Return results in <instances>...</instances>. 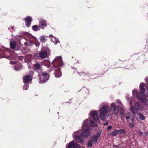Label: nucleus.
<instances>
[{"instance_id":"obj_7","label":"nucleus","mask_w":148,"mask_h":148,"mask_svg":"<svg viewBox=\"0 0 148 148\" xmlns=\"http://www.w3.org/2000/svg\"><path fill=\"white\" fill-rule=\"evenodd\" d=\"M110 110V108L107 105L103 106L100 109L99 112L106 114Z\"/></svg>"},{"instance_id":"obj_6","label":"nucleus","mask_w":148,"mask_h":148,"mask_svg":"<svg viewBox=\"0 0 148 148\" xmlns=\"http://www.w3.org/2000/svg\"><path fill=\"white\" fill-rule=\"evenodd\" d=\"M62 64V60L61 57L58 56L56 58L53 62V64L54 66H58Z\"/></svg>"},{"instance_id":"obj_20","label":"nucleus","mask_w":148,"mask_h":148,"mask_svg":"<svg viewBox=\"0 0 148 148\" xmlns=\"http://www.w3.org/2000/svg\"><path fill=\"white\" fill-rule=\"evenodd\" d=\"M10 47L12 49L14 48L15 46V43L14 41H12L10 43Z\"/></svg>"},{"instance_id":"obj_36","label":"nucleus","mask_w":148,"mask_h":148,"mask_svg":"<svg viewBox=\"0 0 148 148\" xmlns=\"http://www.w3.org/2000/svg\"><path fill=\"white\" fill-rule=\"evenodd\" d=\"M107 117H108L109 119L111 118V117L110 116H109L108 115H107Z\"/></svg>"},{"instance_id":"obj_24","label":"nucleus","mask_w":148,"mask_h":148,"mask_svg":"<svg viewBox=\"0 0 148 148\" xmlns=\"http://www.w3.org/2000/svg\"><path fill=\"white\" fill-rule=\"evenodd\" d=\"M34 67L36 69H39L41 68L40 65L36 63L34 66Z\"/></svg>"},{"instance_id":"obj_10","label":"nucleus","mask_w":148,"mask_h":148,"mask_svg":"<svg viewBox=\"0 0 148 148\" xmlns=\"http://www.w3.org/2000/svg\"><path fill=\"white\" fill-rule=\"evenodd\" d=\"M140 87L141 91L144 94V95L148 97V89L147 90V92H146V91H145V92H144V91H145V86L144 84L143 83H141L140 84Z\"/></svg>"},{"instance_id":"obj_8","label":"nucleus","mask_w":148,"mask_h":148,"mask_svg":"<svg viewBox=\"0 0 148 148\" xmlns=\"http://www.w3.org/2000/svg\"><path fill=\"white\" fill-rule=\"evenodd\" d=\"M110 109L112 110L113 114L117 115L118 112V108L114 103H112L110 105Z\"/></svg>"},{"instance_id":"obj_18","label":"nucleus","mask_w":148,"mask_h":148,"mask_svg":"<svg viewBox=\"0 0 148 148\" xmlns=\"http://www.w3.org/2000/svg\"><path fill=\"white\" fill-rule=\"evenodd\" d=\"M39 25L40 27L46 26V24L45 21L43 20H40V21Z\"/></svg>"},{"instance_id":"obj_1","label":"nucleus","mask_w":148,"mask_h":148,"mask_svg":"<svg viewBox=\"0 0 148 148\" xmlns=\"http://www.w3.org/2000/svg\"><path fill=\"white\" fill-rule=\"evenodd\" d=\"M88 121L90 122L93 126H97L96 124L93 120H90L88 119L85 120L83 124L82 130L76 131L73 134L77 142L79 143L83 142L85 138L90 135V130L88 128Z\"/></svg>"},{"instance_id":"obj_3","label":"nucleus","mask_w":148,"mask_h":148,"mask_svg":"<svg viewBox=\"0 0 148 148\" xmlns=\"http://www.w3.org/2000/svg\"><path fill=\"white\" fill-rule=\"evenodd\" d=\"M132 93L134 95H136V96L142 103L145 105L148 104V99H146L144 96H142L141 93L139 92H137L136 89H134L133 90Z\"/></svg>"},{"instance_id":"obj_27","label":"nucleus","mask_w":148,"mask_h":148,"mask_svg":"<svg viewBox=\"0 0 148 148\" xmlns=\"http://www.w3.org/2000/svg\"><path fill=\"white\" fill-rule=\"evenodd\" d=\"M139 118L141 120H144V118L142 114L141 113H139Z\"/></svg>"},{"instance_id":"obj_33","label":"nucleus","mask_w":148,"mask_h":148,"mask_svg":"<svg viewBox=\"0 0 148 148\" xmlns=\"http://www.w3.org/2000/svg\"><path fill=\"white\" fill-rule=\"evenodd\" d=\"M111 128V126H109L107 128V129L108 130H110Z\"/></svg>"},{"instance_id":"obj_35","label":"nucleus","mask_w":148,"mask_h":148,"mask_svg":"<svg viewBox=\"0 0 148 148\" xmlns=\"http://www.w3.org/2000/svg\"><path fill=\"white\" fill-rule=\"evenodd\" d=\"M145 134L147 136H148V131L145 133Z\"/></svg>"},{"instance_id":"obj_14","label":"nucleus","mask_w":148,"mask_h":148,"mask_svg":"<svg viewBox=\"0 0 148 148\" xmlns=\"http://www.w3.org/2000/svg\"><path fill=\"white\" fill-rule=\"evenodd\" d=\"M49 37L51 38V40L55 44H56L59 42L58 39L56 38L52 35L49 36Z\"/></svg>"},{"instance_id":"obj_26","label":"nucleus","mask_w":148,"mask_h":148,"mask_svg":"<svg viewBox=\"0 0 148 148\" xmlns=\"http://www.w3.org/2000/svg\"><path fill=\"white\" fill-rule=\"evenodd\" d=\"M116 102L119 103V106L121 107V108H122L123 105L121 101L119 100H116Z\"/></svg>"},{"instance_id":"obj_2","label":"nucleus","mask_w":148,"mask_h":148,"mask_svg":"<svg viewBox=\"0 0 148 148\" xmlns=\"http://www.w3.org/2000/svg\"><path fill=\"white\" fill-rule=\"evenodd\" d=\"M128 100L130 104V110L133 113H135L138 110H141L143 108V106L139 102L134 103V105H132L133 103L134 102L133 97H132L130 99H128Z\"/></svg>"},{"instance_id":"obj_13","label":"nucleus","mask_w":148,"mask_h":148,"mask_svg":"<svg viewBox=\"0 0 148 148\" xmlns=\"http://www.w3.org/2000/svg\"><path fill=\"white\" fill-rule=\"evenodd\" d=\"M32 20V18L30 16H27L25 18V21L27 26L28 27L30 26Z\"/></svg>"},{"instance_id":"obj_11","label":"nucleus","mask_w":148,"mask_h":148,"mask_svg":"<svg viewBox=\"0 0 148 148\" xmlns=\"http://www.w3.org/2000/svg\"><path fill=\"white\" fill-rule=\"evenodd\" d=\"M126 119L128 122H133L134 120V117L132 116L129 113H127L126 114Z\"/></svg>"},{"instance_id":"obj_21","label":"nucleus","mask_w":148,"mask_h":148,"mask_svg":"<svg viewBox=\"0 0 148 148\" xmlns=\"http://www.w3.org/2000/svg\"><path fill=\"white\" fill-rule=\"evenodd\" d=\"M44 62L45 66H47L48 67L50 66V63L49 61L46 60L44 61Z\"/></svg>"},{"instance_id":"obj_29","label":"nucleus","mask_w":148,"mask_h":148,"mask_svg":"<svg viewBox=\"0 0 148 148\" xmlns=\"http://www.w3.org/2000/svg\"><path fill=\"white\" fill-rule=\"evenodd\" d=\"M23 88L24 90H26L28 89V86L27 85H25L23 86Z\"/></svg>"},{"instance_id":"obj_5","label":"nucleus","mask_w":148,"mask_h":148,"mask_svg":"<svg viewBox=\"0 0 148 148\" xmlns=\"http://www.w3.org/2000/svg\"><path fill=\"white\" fill-rule=\"evenodd\" d=\"M49 78L48 75L45 73H42L39 76L40 82L45 83Z\"/></svg>"},{"instance_id":"obj_9","label":"nucleus","mask_w":148,"mask_h":148,"mask_svg":"<svg viewBox=\"0 0 148 148\" xmlns=\"http://www.w3.org/2000/svg\"><path fill=\"white\" fill-rule=\"evenodd\" d=\"M79 146L75 142H71L67 144L66 148H78Z\"/></svg>"},{"instance_id":"obj_4","label":"nucleus","mask_w":148,"mask_h":148,"mask_svg":"<svg viewBox=\"0 0 148 148\" xmlns=\"http://www.w3.org/2000/svg\"><path fill=\"white\" fill-rule=\"evenodd\" d=\"M100 135H95L92 137L91 139L88 141L87 143V147H91L94 143H96Z\"/></svg>"},{"instance_id":"obj_28","label":"nucleus","mask_w":148,"mask_h":148,"mask_svg":"<svg viewBox=\"0 0 148 148\" xmlns=\"http://www.w3.org/2000/svg\"><path fill=\"white\" fill-rule=\"evenodd\" d=\"M118 134L117 130H116L112 132L111 134L113 136H116Z\"/></svg>"},{"instance_id":"obj_12","label":"nucleus","mask_w":148,"mask_h":148,"mask_svg":"<svg viewBox=\"0 0 148 148\" xmlns=\"http://www.w3.org/2000/svg\"><path fill=\"white\" fill-rule=\"evenodd\" d=\"M98 113L97 111H93L91 113V115L94 119L95 121H97L98 119Z\"/></svg>"},{"instance_id":"obj_17","label":"nucleus","mask_w":148,"mask_h":148,"mask_svg":"<svg viewBox=\"0 0 148 148\" xmlns=\"http://www.w3.org/2000/svg\"><path fill=\"white\" fill-rule=\"evenodd\" d=\"M106 114L102 112H100V119L102 120H105L106 117Z\"/></svg>"},{"instance_id":"obj_34","label":"nucleus","mask_w":148,"mask_h":148,"mask_svg":"<svg viewBox=\"0 0 148 148\" xmlns=\"http://www.w3.org/2000/svg\"><path fill=\"white\" fill-rule=\"evenodd\" d=\"M108 122H107L106 123H105L104 124V125H107L108 124Z\"/></svg>"},{"instance_id":"obj_25","label":"nucleus","mask_w":148,"mask_h":148,"mask_svg":"<svg viewBox=\"0 0 148 148\" xmlns=\"http://www.w3.org/2000/svg\"><path fill=\"white\" fill-rule=\"evenodd\" d=\"M40 40L42 42H44L47 40L45 38V36H42L40 37Z\"/></svg>"},{"instance_id":"obj_22","label":"nucleus","mask_w":148,"mask_h":148,"mask_svg":"<svg viewBox=\"0 0 148 148\" xmlns=\"http://www.w3.org/2000/svg\"><path fill=\"white\" fill-rule=\"evenodd\" d=\"M40 27L37 25H34L32 29L34 31H37L40 29Z\"/></svg>"},{"instance_id":"obj_19","label":"nucleus","mask_w":148,"mask_h":148,"mask_svg":"<svg viewBox=\"0 0 148 148\" xmlns=\"http://www.w3.org/2000/svg\"><path fill=\"white\" fill-rule=\"evenodd\" d=\"M58 69V70L56 71L55 75L56 77L58 78L61 76V73L60 69Z\"/></svg>"},{"instance_id":"obj_16","label":"nucleus","mask_w":148,"mask_h":148,"mask_svg":"<svg viewBox=\"0 0 148 148\" xmlns=\"http://www.w3.org/2000/svg\"><path fill=\"white\" fill-rule=\"evenodd\" d=\"M40 56L42 58H44L47 56V52L45 51H42L40 54Z\"/></svg>"},{"instance_id":"obj_23","label":"nucleus","mask_w":148,"mask_h":148,"mask_svg":"<svg viewBox=\"0 0 148 148\" xmlns=\"http://www.w3.org/2000/svg\"><path fill=\"white\" fill-rule=\"evenodd\" d=\"M118 134H124L125 133V130L122 129L120 130H117Z\"/></svg>"},{"instance_id":"obj_38","label":"nucleus","mask_w":148,"mask_h":148,"mask_svg":"<svg viewBox=\"0 0 148 148\" xmlns=\"http://www.w3.org/2000/svg\"><path fill=\"white\" fill-rule=\"evenodd\" d=\"M11 28H12V29H13V27H12Z\"/></svg>"},{"instance_id":"obj_37","label":"nucleus","mask_w":148,"mask_h":148,"mask_svg":"<svg viewBox=\"0 0 148 148\" xmlns=\"http://www.w3.org/2000/svg\"><path fill=\"white\" fill-rule=\"evenodd\" d=\"M123 117V115L121 116V118H122Z\"/></svg>"},{"instance_id":"obj_31","label":"nucleus","mask_w":148,"mask_h":148,"mask_svg":"<svg viewBox=\"0 0 148 148\" xmlns=\"http://www.w3.org/2000/svg\"><path fill=\"white\" fill-rule=\"evenodd\" d=\"M113 146L114 147H118L120 146L119 145H113Z\"/></svg>"},{"instance_id":"obj_32","label":"nucleus","mask_w":148,"mask_h":148,"mask_svg":"<svg viewBox=\"0 0 148 148\" xmlns=\"http://www.w3.org/2000/svg\"><path fill=\"white\" fill-rule=\"evenodd\" d=\"M16 62L15 61V62H12V61H10V64H14V63H16Z\"/></svg>"},{"instance_id":"obj_30","label":"nucleus","mask_w":148,"mask_h":148,"mask_svg":"<svg viewBox=\"0 0 148 148\" xmlns=\"http://www.w3.org/2000/svg\"><path fill=\"white\" fill-rule=\"evenodd\" d=\"M138 133L140 135H142L143 134V132L140 131H138Z\"/></svg>"},{"instance_id":"obj_15","label":"nucleus","mask_w":148,"mask_h":148,"mask_svg":"<svg viewBox=\"0 0 148 148\" xmlns=\"http://www.w3.org/2000/svg\"><path fill=\"white\" fill-rule=\"evenodd\" d=\"M32 76L30 75H28L27 76H25L23 78V80L24 82H28L30 81L32 79Z\"/></svg>"}]
</instances>
